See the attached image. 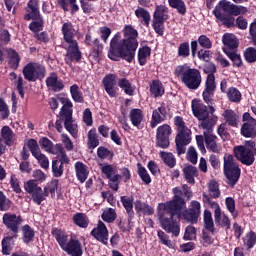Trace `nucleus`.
Here are the masks:
<instances>
[{"instance_id": "nucleus-5", "label": "nucleus", "mask_w": 256, "mask_h": 256, "mask_svg": "<svg viewBox=\"0 0 256 256\" xmlns=\"http://www.w3.org/2000/svg\"><path fill=\"white\" fill-rule=\"evenodd\" d=\"M177 213H179V210H170L167 206L158 209V219L162 229L166 233H172L174 237H179V233H181L179 222L173 219V217H177Z\"/></svg>"}, {"instance_id": "nucleus-15", "label": "nucleus", "mask_w": 256, "mask_h": 256, "mask_svg": "<svg viewBox=\"0 0 256 256\" xmlns=\"http://www.w3.org/2000/svg\"><path fill=\"white\" fill-rule=\"evenodd\" d=\"M242 121H246L242 124L240 133L242 137L247 139H255L256 137V119L251 116L249 112H245L242 115Z\"/></svg>"}, {"instance_id": "nucleus-52", "label": "nucleus", "mask_w": 256, "mask_h": 256, "mask_svg": "<svg viewBox=\"0 0 256 256\" xmlns=\"http://www.w3.org/2000/svg\"><path fill=\"white\" fill-rule=\"evenodd\" d=\"M160 157H161L164 165H166V167H169V169H173V167H175V165H177V159H175V155H173V153H171V152L161 151Z\"/></svg>"}, {"instance_id": "nucleus-1", "label": "nucleus", "mask_w": 256, "mask_h": 256, "mask_svg": "<svg viewBox=\"0 0 256 256\" xmlns=\"http://www.w3.org/2000/svg\"><path fill=\"white\" fill-rule=\"evenodd\" d=\"M123 39L121 33L117 32L110 41V48L108 51V58L111 61H126L133 63L135 61V53L139 47V32L131 25H125L123 30Z\"/></svg>"}, {"instance_id": "nucleus-18", "label": "nucleus", "mask_w": 256, "mask_h": 256, "mask_svg": "<svg viewBox=\"0 0 256 256\" xmlns=\"http://www.w3.org/2000/svg\"><path fill=\"white\" fill-rule=\"evenodd\" d=\"M234 155L242 165H247V167H251L255 163V153L243 146L234 147Z\"/></svg>"}, {"instance_id": "nucleus-55", "label": "nucleus", "mask_w": 256, "mask_h": 256, "mask_svg": "<svg viewBox=\"0 0 256 256\" xmlns=\"http://www.w3.org/2000/svg\"><path fill=\"white\" fill-rule=\"evenodd\" d=\"M169 6L172 9H176L179 15H186L187 13V6L185 5V1L183 0H168Z\"/></svg>"}, {"instance_id": "nucleus-7", "label": "nucleus", "mask_w": 256, "mask_h": 256, "mask_svg": "<svg viewBox=\"0 0 256 256\" xmlns=\"http://www.w3.org/2000/svg\"><path fill=\"white\" fill-rule=\"evenodd\" d=\"M223 159L224 175L227 179V184L233 189L239 182V179H241V168H239V164L235 163V157L233 155L226 154Z\"/></svg>"}, {"instance_id": "nucleus-31", "label": "nucleus", "mask_w": 256, "mask_h": 256, "mask_svg": "<svg viewBox=\"0 0 256 256\" xmlns=\"http://www.w3.org/2000/svg\"><path fill=\"white\" fill-rule=\"evenodd\" d=\"M206 149L211 153H221V145L217 144V136L215 134L203 133Z\"/></svg>"}, {"instance_id": "nucleus-63", "label": "nucleus", "mask_w": 256, "mask_h": 256, "mask_svg": "<svg viewBox=\"0 0 256 256\" xmlns=\"http://www.w3.org/2000/svg\"><path fill=\"white\" fill-rule=\"evenodd\" d=\"M244 246L247 249H253L256 244V234L253 231L248 232L245 237L243 238Z\"/></svg>"}, {"instance_id": "nucleus-8", "label": "nucleus", "mask_w": 256, "mask_h": 256, "mask_svg": "<svg viewBox=\"0 0 256 256\" xmlns=\"http://www.w3.org/2000/svg\"><path fill=\"white\" fill-rule=\"evenodd\" d=\"M24 189L26 193H28L30 197V201L34 203V205H41L43 201L47 200V196L49 193V184H47L44 188L39 186L37 180H28L24 183Z\"/></svg>"}, {"instance_id": "nucleus-54", "label": "nucleus", "mask_w": 256, "mask_h": 256, "mask_svg": "<svg viewBox=\"0 0 256 256\" xmlns=\"http://www.w3.org/2000/svg\"><path fill=\"white\" fill-rule=\"evenodd\" d=\"M70 94L75 103H85V98L83 97V92H81L79 85L73 84L70 86Z\"/></svg>"}, {"instance_id": "nucleus-32", "label": "nucleus", "mask_w": 256, "mask_h": 256, "mask_svg": "<svg viewBox=\"0 0 256 256\" xmlns=\"http://www.w3.org/2000/svg\"><path fill=\"white\" fill-rule=\"evenodd\" d=\"M149 92L153 99L163 97V95H165V86L163 85V82L159 79L152 80V83L149 84Z\"/></svg>"}, {"instance_id": "nucleus-13", "label": "nucleus", "mask_w": 256, "mask_h": 256, "mask_svg": "<svg viewBox=\"0 0 256 256\" xmlns=\"http://www.w3.org/2000/svg\"><path fill=\"white\" fill-rule=\"evenodd\" d=\"M172 200L162 204V207H167L170 211H183L187 207V202L183 198V190L179 187L172 189Z\"/></svg>"}, {"instance_id": "nucleus-17", "label": "nucleus", "mask_w": 256, "mask_h": 256, "mask_svg": "<svg viewBox=\"0 0 256 256\" xmlns=\"http://www.w3.org/2000/svg\"><path fill=\"white\" fill-rule=\"evenodd\" d=\"M191 143V130L177 132L175 137L176 152L178 156L185 155L187 145Z\"/></svg>"}, {"instance_id": "nucleus-33", "label": "nucleus", "mask_w": 256, "mask_h": 256, "mask_svg": "<svg viewBox=\"0 0 256 256\" xmlns=\"http://www.w3.org/2000/svg\"><path fill=\"white\" fill-rule=\"evenodd\" d=\"M61 31L65 43H77V40H75V28L73 27V23L65 22L62 25Z\"/></svg>"}, {"instance_id": "nucleus-35", "label": "nucleus", "mask_w": 256, "mask_h": 256, "mask_svg": "<svg viewBox=\"0 0 256 256\" xmlns=\"http://www.w3.org/2000/svg\"><path fill=\"white\" fill-rule=\"evenodd\" d=\"M76 177L80 183H85L89 177V167L85 163L78 161L74 165Z\"/></svg>"}, {"instance_id": "nucleus-10", "label": "nucleus", "mask_w": 256, "mask_h": 256, "mask_svg": "<svg viewBox=\"0 0 256 256\" xmlns=\"http://www.w3.org/2000/svg\"><path fill=\"white\" fill-rule=\"evenodd\" d=\"M22 73L26 81H29L30 83L31 82L35 83V81H38V79L40 81L42 79H45V75L47 74V69L42 64L29 62L24 66Z\"/></svg>"}, {"instance_id": "nucleus-22", "label": "nucleus", "mask_w": 256, "mask_h": 256, "mask_svg": "<svg viewBox=\"0 0 256 256\" xmlns=\"http://www.w3.org/2000/svg\"><path fill=\"white\" fill-rule=\"evenodd\" d=\"M102 85L109 97H117V88H115V85H117V74H106L102 79Z\"/></svg>"}, {"instance_id": "nucleus-50", "label": "nucleus", "mask_w": 256, "mask_h": 256, "mask_svg": "<svg viewBox=\"0 0 256 256\" xmlns=\"http://www.w3.org/2000/svg\"><path fill=\"white\" fill-rule=\"evenodd\" d=\"M31 23L28 26V29L32 31V33H39V31H43V27H45V20L43 16H36L31 18Z\"/></svg>"}, {"instance_id": "nucleus-14", "label": "nucleus", "mask_w": 256, "mask_h": 256, "mask_svg": "<svg viewBox=\"0 0 256 256\" xmlns=\"http://www.w3.org/2000/svg\"><path fill=\"white\" fill-rule=\"evenodd\" d=\"M26 146L30 153L37 159L40 167H42V169H47L49 167V158H47L45 154L41 153V148L39 147L37 140L34 138L28 139Z\"/></svg>"}, {"instance_id": "nucleus-23", "label": "nucleus", "mask_w": 256, "mask_h": 256, "mask_svg": "<svg viewBox=\"0 0 256 256\" xmlns=\"http://www.w3.org/2000/svg\"><path fill=\"white\" fill-rule=\"evenodd\" d=\"M222 43L224 45L223 52L225 55L236 52L239 47V41L233 34H224L222 37Z\"/></svg>"}, {"instance_id": "nucleus-46", "label": "nucleus", "mask_w": 256, "mask_h": 256, "mask_svg": "<svg viewBox=\"0 0 256 256\" xmlns=\"http://www.w3.org/2000/svg\"><path fill=\"white\" fill-rule=\"evenodd\" d=\"M64 121V127L72 137H77V126L73 124V114L61 116Z\"/></svg>"}, {"instance_id": "nucleus-29", "label": "nucleus", "mask_w": 256, "mask_h": 256, "mask_svg": "<svg viewBox=\"0 0 256 256\" xmlns=\"http://www.w3.org/2000/svg\"><path fill=\"white\" fill-rule=\"evenodd\" d=\"M129 119L133 125L137 129H143V120L145 119V114L143 113L142 109L133 108L130 110Z\"/></svg>"}, {"instance_id": "nucleus-20", "label": "nucleus", "mask_w": 256, "mask_h": 256, "mask_svg": "<svg viewBox=\"0 0 256 256\" xmlns=\"http://www.w3.org/2000/svg\"><path fill=\"white\" fill-rule=\"evenodd\" d=\"M90 235L102 243V245H109V230L103 221L99 220L97 227L93 228Z\"/></svg>"}, {"instance_id": "nucleus-57", "label": "nucleus", "mask_w": 256, "mask_h": 256, "mask_svg": "<svg viewBox=\"0 0 256 256\" xmlns=\"http://www.w3.org/2000/svg\"><path fill=\"white\" fill-rule=\"evenodd\" d=\"M204 227L206 231L210 233H215V223H213V214L211 211L204 210Z\"/></svg>"}, {"instance_id": "nucleus-24", "label": "nucleus", "mask_w": 256, "mask_h": 256, "mask_svg": "<svg viewBox=\"0 0 256 256\" xmlns=\"http://www.w3.org/2000/svg\"><path fill=\"white\" fill-rule=\"evenodd\" d=\"M46 86L50 91H53V93H59L65 89L63 80H60L59 76H57V73L55 72H52L50 76L46 78Z\"/></svg>"}, {"instance_id": "nucleus-34", "label": "nucleus", "mask_w": 256, "mask_h": 256, "mask_svg": "<svg viewBox=\"0 0 256 256\" xmlns=\"http://www.w3.org/2000/svg\"><path fill=\"white\" fill-rule=\"evenodd\" d=\"M51 235L55 238L61 249L69 243V234L61 228H52Z\"/></svg>"}, {"instance_id": "nucleus-11", "label": "nucleus", "mask_w": 256, "mask_h": 256, "mask_svg": "<svg viewBox=\"0 0 256 256\" xmlns=\"http://www.w3.org/2000/svg\"><path fill=\"white\" fill-rule=\"evenodd\" d=\"M201 217V203L197 200H193L190 203V207L185 210H179L177 213V218L186 221V223H191L195 225Z\"/></svg>"}, {"instance_id": "nucleus-53", "label": "nucleus", "mask_w": 256, "mask_h": 256, "mask_svg": "<svg viewBox=\"0 0 256 256\" xmlns=\"http://www.w3.org/2000/svg\"><path fill=\"white\" fill-rule=\"evenodd\" d=\"M61 103L63 104L60 110V117L73 115V102L69 98H60Z\"/></svg>"}, {"instance_id": "nucleus-61", "label": "nucleus", "mask_w": 256, "mask_h": 256, "mask_svg": "<svg viewBox=\"0 0 256 256\" xmlns=\"http://www.w3.org/2000/svg\"><path fill=\"white\" fill-rule=\"evenodd\" d=\"M241 97H242V95H241V92L239 91V89H237L235 87L228 88L227 98L229 99V101H231V103H240Z\"/></svg>"}, {"instance_id": "nucleus-27", "label": "nucleus", "mask_w": 256, "mask_h": 256, "mask_svg": "<svg viewBox=\"0 0 256 256\" xmlns=\"http://www.w3.org/2000/svg\"><path fill=\"white\" fill-rule=\"evenodd\" d=\"M70 256H83L81 241L71 238L65 247L62 248Z\"/></svg>"}, {"instance_id": "nucleus-60", "label": "nucleus", "mask_w": 256, "mask_h": 256, "mask_svg": "<svg viewBox=\"0 0 256 256\" xmlns=\"http://www.w3.org/2000/svg\"><path fill=\"white\" fill-rule=\"evenodd\" d=\"M225 206L233 219H237L239 217V211H237V208L235 207V199L233 197L225 198Z\"/></svg>"}, {"instance_id": "nucleus-47", "label": "nucleus", "mask_w": 256, "mask_h": 256, "mask_svg": "<svg viewBox=\"0 0 256 256\" xmlns=\"http://www.w3.org/2000/svg\"><path fill=\"white\" fill-rule=\"evenodd\" d=\"M149 57H151V47L146 45L138 49V63L141 67L147 65Z\"/></svg>"}, {"instance_id": "nucleus-56", "label": "nucleus", "mask_w": 256, "mask_h": 256, "mask_svg": "<svg viewBox=\"0 0 256 256\" xmlns=\"http://www.w3.org/2000/svg\"><path fill=\"white\" fill-rule=\"evenodd\" d=\"M99 147V135L97 129L92 128L88 131V149Z\"/></svg>"}, {"instance_id": "nucleus-19", "label": "nucleus", "mask_w": 256, "mask_h": 256, "mask_svg": "<svg viewBox=\"0 0 256 256\" xmlns=\"http://www.w3.org/2000/svg\"><path fill=\"white\" fill-rule=\"evenodd\" d=\"M81 59H83V54L79 49L78 42H72L68 44L67 52L65 54V63L69 67H73V61L76 63H81Z\"/></svg>"}, {"instance_id": "nucleus-48", "label": "nucleus", "mask_w": 256, "mask_h": 256, "mask_svg": "<svg viewBox=\"0 0 256 256\" xmlns=\"http://www.w3.org/2000/svg\"><path fill=\"white\" fill-rule=\"evenodd\" d=\"M214 221L217 227H226V231L231 229V219H229V216L222 211L219 212L218 217L214 214Z\"/></svg>"}, {"instance_id": "nucleus-45", "label": "nucleus", "mask_w": 256, "mask_h": 256, "mask_svg": "<svg viewBox=\"0 0 256 256\" xmlns=\"http://www.w3.org/2000/svg\"><path fill=\"white\" fill-rule=\"evenodd\" d=\"M72 221L74 225L81 229H87L89 227V217L85 213L77 212L73 215Z\"/></svg>"}, {"instance_id": "nucleus-28", "label": "nucleus", "mask_w": 256, "mask_h": 256, "mask_svg": "<svg viewBox=\"0 0 256 256\" xmlns=\"http://www.w3.org/2000/svg\"><path fill=\"white\" fill-rule=\"evenodd\" d=\"M191 107L192 113L194 117L198 119V121H201V119H207V117H209V110L205 104L201 103V101H197L195 99L192 100Z\"/></svg>"}, {"instance_id": "nucleus-3", "label": "nucleus", "mask_w": 256, "mask_h": 256, "mask_svg": "<svg viewBox=\"0 0 256 256\" xmlns=\"http://www.w3.org/2000/svg\"><path fill=\"white\" fill-rule=\"evenodd\" d=\"M249 10L245 6L236 5L227 0H220L212 11V15L221 21L224 27L231 29L235 27V18L239 15H245Z\"/></svg>"}, {"instance_id": "nucleus-49", "label": "nucleus", "mask_w": 256, "mask_h": 256, "mask_svg": "<svg viewBox=\"0 0 256 256\" xmlns=\"http://www.w3.org/2000/svg\"><path fill=\"white\" fill-rule=\"evenodd\" d=\"M0 135V138H2L5 145H8V147H11V145H13V137L15 134L13 133L11 127L3 126L0 130Z\"/></svg>"}, {"instance_id": "nucleus-51", "label": "nucleus", "mask_w": 256, "mask_h": 256, "mask_svg": "<svg viewBox=\"0 0 256 256\" xmlns=\"http://www.w3.org/2000/svg\"><path fill=\"white\" fill-rule=\"evenodd\" d=\"M39 145L41 149L47 153H51L52 155H55L57 151V145H54L53 141L49 140L47 137H41L39 140Z\"/></svg>"}, {"instance_id": "nucleus-64", "label": "nucleus", "mask_w": 256, "mask_h": 256, "mask_svg": "<svg viewBox=\"0 0 256 256\" xmlns=\"http://www.w3.org/2000/svg\"><path fill=\"white\" fill-rule=\"evenodd\" d=\"M243 57L246 63H256V49L255 47H248L243 52Z\"/></svg>"}, {"instance_id": "nucleus-2", "label": "nucleus", "mask_w": 256, "mask_h": 256, "mask_svg": "<svg viewBox=\"0 0 256 256\" xmlns=\"http://www.w3.org/2000/svg\"><path fill=\"white\" fill-rule=\"evenodd\" d=\"M2 223L9 231L1 241L2 255H11L13 247H15V241L19 239V233H21V225H23V217L21 215L7 212L2 216Z\"/></svg>"}, {"instance_id": "nucleus-6", "label": "nucleus", "mask_w": 256, "mask_h": 256, "mask_svg": "<svg viewBox=\"0 0 256 256\" xmlns=\"http://www.w3.org/2000/svg\"><path fill=\"white\" fill-rule=\"evenodd\" d=\"M204 73L207 74L205 81V88L202 92V97L204 103H213V98L215 97V91L217 89V84L215 83V73H217V66L215 63L210 62L206 64L203 68Z\"/></svg>"}, {"instance_id": "nucleus-26", "label": "nucleus", "mask_w": 256, "mask_h": 256, "mask_svg": "<svg viewBox=\"0 0 256 256\" xmlns=\"http://www.w3.org/2000/svg\"><path fill=\"white\" fill-rule=\"evenodd\" d=\"M222 117L225 120L224 124L228 125V127L239 129V124L241 123V116H239V114H237L235 110H232V109L224 110Z\"/></svg>"}, {"instance_id": "nucleus-62", "label": "nucleus", "mask_w": 256, "mask_h": 256, "mask_svg": "<svg viewBox=\"0 0 256 256\" xmlns=\"http://www.w3.org/2000/svg\"><path fill=\"white\" fill-rule=\"evenodd\" d=\"M137 169H138L137 173L141 181H143L145 185H149L151 183V176L149 175V172H147V169L143 167L141 163L137 164Z\"/></svg>"}, {"instance_id": "nucleus-59", "label": "nucleus", "mask_w": 256, "mask_h": 256, "mask_svg": "<svg viewBox=\"0 0 256 256\" xmlns=\"http://www.w3.org/2000/svg\"><path fill=\"white\" fill-rule=\"evenodd\" d=\"M134 13L138 19L143 20L146 27H149V23H151V14L147 10H145V8L138 7Z\"/></svg>"}, {"instance_id": "nucleus-41", "label": "nucleus", "mask_w": 256, "mask_h": 256, "mask_svg": "<svg viewBox=\"0 0 256 256\" xmlns=\"http://www.w3.org/2000/svg\"><path fill=\"white\" fill-rule=\"evenodd\" d=\"M136 213H143V215L150 216L154 215L155 209L153 207L145 202H142L141 200H137L134 204Z\"/></svg>"}, {"instance_id": "nucleus-39", "label": "nucleus", "mask_w": 256, "mask_h": 256, "mask_svg": "<svg viewBox=\"0 0 256 256\" xmlns=\"http://www.w3.org/2000/svg\"><path fill=\"white\" fill-rule=\"evenodd\" d=\"M6 54L9 59L11 69L17 71V69H19V64L21 63V56H19V53L13 48L6 49Z\"/></svg>"}, {"instance_id": "nucleus-12", "label": "nucleus", "mask_w": 256, "mask_h": 256, "mask_svg": "<svg viewBox=\"0 0 256 256\" xmlns=\"http://www.w3.org/2000/svg\"><path fill=\"white\" fill-rule=\"evenodd\" d=\"M102 175L108 179V186L112 191H119V183L121 181V175L117 170V166L109 163L100 164Z\"/></svg>"}, {"instance_id": "nucleus-42", "label": "nucleus", "mask_w": 256, "mask_h": 256, "mask_svg": "<svg viewBox=\"0 0 256 256\" xmlns=\"http://www.w3.org/2000/svg\"><path fill=\"white\" fill-rule=\"evenodd\" d=\"M202 202L204 203V207H210V209H214V215L218 217L219 212L221 211V206L219 203L213 201V197L211 195H207V193L202 194Z\"/></svg>"}, {"instance_id": "nucleus-25", "label": "nucleus", "mask_w": 256, "mask_h": 256, "mask_svg": "<svg viewBox=\"0 0 256 256\" xmlns=\"http://www.w3.org/2000/svg\"><path fill=\"white\" fill-rule=\"evenodd\" d=\"M24 10L26 11L24 21H31L32 18L42 16L39 10V0H29Z\"/></svg>"}, {"instance_id": "nucleus-37", "label": "nucleus", "mask_w": 256, "mask_h": 256, "mask_svg": "<svg viewBox=\"0 0 256 256\" xmlns=\"http://www.w3.org/2000/svg\"><path fill=\"white\" fill-rule=\"evenodd\" d=\"M184 179L189 185L195 184V177H199V170L193 165H188L183 168Z\"/></svg>"}, {"instance_id": "nucleus-16", "label": "nucleus", "mask_w": 256, "mask_h": 256, "mask_svg": "<svg viewBox=\"0 0 256 256\" xmlns=\"http://www.w3.org/2000/svg\"><path fill=\"white\" fill-rule=\"evenodd\" d=\"M171 133H173V129H171L169 124L159 126L156 130V147H160V149H169V145H171V142L169 141Z\"/></svg>"}, {"instance_id": "nucleus-40", "label": "nucleus", "mask_w": 256, "mask_h": 256, "mask_svg": "<svg viewBox=\"0 0 256 256\" xmlns=\"http://www.w3.org/2000/svg\"><path fill=\"white\" fill-rule=\"evenodd\" d=\"M22 231V241L25 245H29V243H33L35 239V230L31 228L29 224H25L21 227Z\"/></svg>"}, {"instance_id": "nucleus-9", "label": "nucleus", "mask_w": 256, "mask_h": 256, "mask_svg": "<svg viewBox=\"0 0 256 256\" xmlns=\"http://www.w3.org/2000/svg\"><path fill=\"white\" fill-rule=\"evenodd\" d=\"M169 19V9L165 5H156L153 13L152 27L160 37L165 34V21Z\"/></svg>"}, {"instance_id": "nucleus-21", "label": "nucleus", "mask_w": 256, "mask_h": 256, "mask_svg": "<svg viewBox=\"0 0 256 256\" xmlns=\"http://www.w3.org/2000/svg\"><path fill=\"white\" fill-rule=\"evenodd\" d=\"M168 111L169 107H167L163 102L157 109L152 111V118L150 121L151 129H155L157 125L167 121V115H169Z\"/></svg>"}, {"instance_id": "nucleus-4", "label": "nucleus", "mask_w": 256, "mask_h": 256, "mask_svg": "<svg viewBox=\"0 0 256 256\" xmlns=\"http://www.w3.org/2000/svg\"><path fill=\"white\" fill-rule=\"evenodd\" d=\"M174 75L177 79L181 80V83L185 85L187 89L191 91H197L201 87L203 81L201 72L196 68H191L188 65H179L174 70Z\"/></svg>"}, {"instance_id": "nucleus-36", "label": "nucleus", "mask_w": 256, "mask_h": 256, "mask_svg": "<svg viewBox=\"0 0 256 256\" xmlns=\"http://www.w3.org/2000/svg\"><path fill=\"white\" fill-rule=\"evenodd\" d=\"M117 86L129 97H133V95H135V90L137 89V87H135V85H133L127 78H119Z\"/></svg>"}, {"instance_id": "nucleus-30", "label": "nucleus", "mask_w": 256, "mask_h": 256, "mask_svg": "<svg viewBox=\"0 0 256 256\" xmlns=\"http://www.w3.org/2000/svg\"><path fill=\"white\" fill-rule=\"evenodd\" d=\"M120 201L128 215V225H131V221L135 219V211H133L135 198L133 196H121Z\"/></svg>"}, {"instance_id": "nucleus-38", "label": "nucleus", "mask_w": 256, "mask_h": 256, "mask_svg": "<svg viewBox=\"0 0 256 256\" xmlns=\"http://www.w3.org/2000/svg\"><path fill=\"white\" fill-rule=\"evenodd\" d=\"M56 5L60 7L64 11V13H67L69 11V5L71 9L72 15H75L79 11V5L77 4V0H56Z\"/></svg>"}, {"instance_id": "nucleus-44", "label": "nucleus", "mask_w": 256, "mask_h": 256, "mask_svg": "<svg viewBox=\"0 0 256 256\" xmlns=\"http://www.w3.org/2000/svg\"><path fill=\"white\" fill-rule=\"evenodd\" d=\"M90 47V57H92L94 61H97V59H100L101 55H103V44L98 40V38H95Z\"/></svg>"}, {"instance_id": "nucleus-43", "label": "nucleus", "mask_w": 256, "mask_h": 256, "mask_svg": "<svg viewBox=\"0 0 256 256\" xmlns=\"http://www.w3.org/2000/svg\"><path fill=\"white\" fill-rule=\"evenodd\" d=\"M201 124L200 127H202V129H206L207 131H204V133H208L209 135H212L211 133H213V127H215V124L218 121L217 116H207L204 119H201Z\"/></svg>"}, {"instance_id": "nucleus-58", "label": "nucleus", "mask_w": 256, "mask_h": 256, "mask_svg": "<svg viewBox=\"0 0 256 256\" xmlns=\"http://www.w3.org/2000/svg\"><path fill=\"white\" fill-rule=\"evenodd\" d=\"M97 156L99 159L107 161H113V157H115V153L112 150H109L105 146H100L97 148Z\"/></svg>"}]
</instances>
